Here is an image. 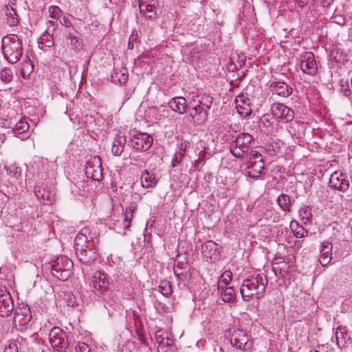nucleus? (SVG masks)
<instances>
[{
	"label": "nucleus",
	"mask_w": 352,
	"mask_h": 352,
	"mask_svg": "<svg viewBox=\"0 0 352 352\" xmlns=\"http://www.w3.org/2000/svg\"><path fill=\"white\" fill-rule=\"evenodd\" d=\"M14 308L13 300L9 292L0 289V316H9Z\"/></svg>",
	"instance_id": "f3484780"
},
{
	"label": "nucleus",
	"mask_w": 352,
	"mask_h": 352,
	"mask_svg": "<svg viewBox=\"0 0 352 352\" xmlns=\"http://www.w3.org/2000/svg\"><path fill=\"white\" fill-rule=\"evenodd\" d=\"M268 280L264 274H256L250 276L243 280L240 292L242 298L245 301L251 300L254 296L260 298L265 292Z\"/></svg>",
	"instance_id": "f257e3e1"
},
{
	"label": "nucleus",
	"mask_w": 352,
	"mask_h": 352,
	"mask_svg": "<svg viewBox=\"0 0 352 352\" xmlns=\"http://www.w3.org/2000/svg\"><path fill=\"white\" fill-rule=\"evenodd\" d=\"M60 9L56 6H51L49 7L48 9L50 16L52 19H56L58 16V14L60 12Z\"/></svg>",
	"instance_id": "79ce46f5"
},
{
	"label": "nucleus",
	"mask_w": 352,
	"mask_h": 352,
	"mask_svg": "<svg viewBox=\"0 0 352 352\" xmlns=\"http://www.w3.org/2000/svg\"><path fill=\"white\" fill-rule=\"evenodd\" d=\"M253 137L248 133L239 134L230 144V151L236 158H248L250 149V144Z\"/></svg>",
	"instance_id": "7ed1b4c3"
},
{
	"label": "nucleus",
	"mask_w": 352,
	"mask_h": 352,
	"mask_svg": "<svg viewBox=\"0 0 352 352\" xmlns=\"http://www.w3.org/2000/svg\"><path fill=\"white\" fill-rule=\"evenodd\" d=\"M140 182L143 188H153L156 186L157 180L153 174L150 173L147 170H144L141 175Z\"/></svg>",
	"instance_id": "5701e85b"
},
{
	"label": "nucleus",
	"mask_w": 352,
	"mask_h": 352,
	"mask_svg": "<svg viewBox=\"0 0 352 352\" xmlns=\"http://www.w3.org/2000/svg\"><path fill=\"white\" fill-rule=\"evenodd\" d=\"M64 300L69 307H75L78 305L76 298L71 292H67L64 294Z\"/></svg>",
	"instance_id": "e433bc0d"
},
{
	"label": "nucleus",
	"mask_w": 352,
	"mask_h": 352,
	"mask_svg": "<svg viewBox=\"0 0 352 352\" xmlns=\"http://www.w3.org/2000/svg\"><path fill=\"white\" fill-rule=\"evenodd\" d=\"M276 201L283 211L290 212L292 201L289 195L282 193L278 197Z\"/></svg>",
	"instance_id": "a878e982"
},
{
	"label": "nucleus",
	"mask_w": 352,
	"mask_h": 352,
	"mask_svg": "<svg viewBox=\"0 0 352 352\" xmlns=\"http://www.w3.org/2000/svg\"><path fill=\"white\" fill-rule=\"evenodd\" d=\"M219 292H221L223 301L226 302H233L234 301L235 293L233 287H226L225 288H221Z\"/></svg>",
	"instance_id": "bb28decb"
},
{
	"label": "nucleus",
	"mask_w": 352,
	"mask_h": 352,
	"mask_svg": "<svg viewBox=\"0 0 352 352\" xmlns=\"http://www.w3.org/2000/svg\"><path fill=\"white\" fill-rule=\"evenodd\" d=\"M155 338L157 346L158 352H171L173 348V341L168 334L162 330L156 331Z\"/></svg>",
	"instance_id": "dca6fc26"
},
{
	"label": "nucleus",
	"mask_w": 352,
	"mask_h": 352,
	"mask_svg": "<svg viewBox=\"0 0 352 352\" xmlns=\"http://www.w3.org/2000/svg\"><path fill=\"white\" fill-rule=\"evenodd\" d=\"M135 210V206L130 205L126 207L124 214L123 227L125 230H129L131 227V222L133 218V212Z\"/></svg>",
	"instance_id": "cd10ccee"
},
{
	"label": "nucleus",
	"mask_w": 352,
	"mask_h": 352,
	"mask_svg": "<svg viewBox=\"0 0 352 352\" xmlns=\"http://www.w3.org/2000/svg\"><path fill=\"white\" fill-rule=\"evenodd\" d=\"M90 239H94V237L91 235L89 229H82L80 232L77 234L75 238L74 248H80L82 246L81 243L88 242V241H89Z\"/></svg>",
	"instance_id": "393cba45"
},
{
	"label": "nucleus",
	"mask_w": 352,
	"mask_h": 352,
	"mask_svg": "<svg viewBox=\"0 0 352 352\" xmlns=\"http://www.w3.org/2000/svg\"><path fill=\"white\" fill-rule=\"evenodd\" d=\"M307 234H308V232L307 230H304L303 229H302L301 230L296 232V233L295 234V236L296 237L303 238V237L307 236Z\"/></svg>",
	"instance_id": "09e8293b"
},
{
	"label": "nucleus",
	"mask_w": 352,
	"mask_h": 352,
	"mask_svg": "<svg viewBox=\"0 0 352 352\" xmlns=\"http://www.w3.org/2000/svg\"><path fill=\"white\" fill-rule=\"evenodd\" d=\"M6 172L10 176L17 177L16 175L18 174V168L10 166V168H8L6 169ZM20 173H21V170H19V175H20Z\"/></svg>",
	"instance_id": "de8ad7c7"
},
{
	"label": "nucleus",
	"mask_w": 352,
	"mask_h": 352,
	"mask_svg": "<svg viewBox=\"0 0 352 352\" xmlns=\"http://www.w3.org/2000/svg\"><path fill=\"white\" fill-rule=\"evenodd\" d=\"M230 343L239 349L245 351L251 347L252 343L249 342V338L242 329L234 330L230 338Z\"/></svg>",
	"instance_id": "4468645a"
},
{
	"label": "nucleus",
	"mask_w": 352,
	"mask_h": 352,
	"mask_svg": "<svg viewBox=\"0 0 352 352\" xmlns=\"http://www.w3.org/2000/svg\"><path fill=\"white\" fill-rule=\"evenodd\" d=\"M158 291L164 296H168L173 293V288L169 281L162 280L158 286Z\"/></svg>",
	"instance_id": "2f4dec72"
},
{
	"label": "nucleus",
	"mask_w": 352,
	"mask_h": 352,
	"mask_svg": "<svg viewBox=\"0 0 352 352\" xmlns=\"http://www.w3.org/2000/svg\"><path fill=\"white\" fill-rule=\"evenodd\" d=\"M47 23L51 25H54L55 22L54 21H48Z\"/></svg>",
	"instance_id": "13d9d810"
},
{
	"label": "nucleus",
	"mask_w": 352,
	"mask_h": 352,
	"mask_svg": "<svg viewBox=\"0 0 352 352\" xmlns=\"http://www.w3.org/2000/svg\"><path fill=\"white\" fill-rule=\"evenodd\" d=\"M116 76L118 77V80L120 84H124L126 82L128 78L127 71L124 69L123 72L120 71V74L116 73Z\"/></svg>",
	"instance_id": "37998d69"
},
{
	"label": "nucleus",
	"mask_w": 352,
	"mask_h": 352,
	"mask_svg": "<svg viewBox=\"0 0 352 352\" xmlns=\"http://www.w3.org/2000/svg\"><path fill=\"white\" fill-rule=\"evenodd\" d=\"M248 168L251 170L250 176L257 178L264 170V162L261 154L256 151L251 150L246 159Z\"/></svg>",
	"instance_id": "39448f33"
},
{
	"label": "nucleus",
	"mask_w": 352,
	"mask_h": 352,
	"mask_svg": "<svg viewBox=\"0 0 352 352\" xmlns=\"http://www.w3.org/2000/svg\"><path fill=\"white\" fill-rule=\"evenodd\" d=\"M213 98L209 95L204 94L201 96L200 100H199V104L203 107H204L207 111H208L212 104Z\"/></svg>",
	"instance_id": "f704fd0d"
},
{
	"label": "nucleus",
	"mask_w": 352,
	"mask_h": 352,
	"mask_svg": "<svg viewBox=\"0 0 352 352\" xmlns=\"http://www.w3.org/2000/svg\"><path fill=\"white\" fill-rule=\"evenodd\" d=\"M98 243V239H96V241L94 239H90L88 242H85V243H81L82 249H96V245Z\"/></svg>",
	"instance_id": "a18cd8bd"
},
{
	"label": "nucleus",
	"mask_w": 352,
	"mask_h": 352,
	"mask_svg": "<svg viewBox=\"0 0 352 352\" xmlns=\"http://www.w3.org/2000/svg\"><path fill=\"white\" fill-rule=\"evenodd\" d=\"M335 336L337 344L338 346H344L346 343V337L347 336L346 327H338L335 333Z\"/></svg>",
	"instance_id": "c756f323"
},
{
	"label": "nucleus",
	"mask_w": 352,
	"mask_h": 352,
	"mask_svg": "<svg viewBox=\"0 0 352 352\" xmlns=\"http://www.w3.org/2000/svg\"><path fill=\"white\" fill-rule=\"evenodd\" d=\"M139 8L140 12L144 14L146 17L151 19L155 17L157 14V6H150L146 3L144 5V3H139Z\"/></svg>",
	"instance_id": "c85d7f7f"
},
{
	"label": "nucleus",
	"mask_w": 352,
	"mask_h": 352,
	"mask_svg": "<svg viewBox=\"0 0 352 352\" xmlns=\"http://www.w3.org/2000/svg\"><path fill=\"white\" fill-rule=\"evenodd\" d=\"M72 48L76 51H79L82 47V43L80 39H78L76 36L75 38H72V41L70 42Z\"/></svg>",
	"instance_id": "c03bdc74"
},
{
	"label": "nucleus",
	"mask_w": 352,
	"mask_h": 352,
	"mask_svg": "<svg viewBox=\"0 0 352 352\" xmlns=\"http://www.w3.org/2000/svg\"><path fill=\"white\" fill-rule=\"evenodd\" d=\"M4 352H19L16 342L14 340H10L6 344Z\"/></svg>",
	"instance_id": "58836bf2"
},
{
	"label": "nucleus",
	"mask_w": 352,
	"mask_h": 352,
	"mask_svg": "<svg viewBox=\"0 0 352 352\" xmlns=\"http://www.w3.org/2000/svg\"><path fill=\"white\" fill-rule=\"evenodd\" d=\"M0 78L4 82L11 81L12 78V70L8 68H3L0 72Z\"/></svg>",
	"instance_id": "c9c22d12"
},
{
	"label": "nucleus",
	"mask_w": 352,
	"mask_h": 352,
	"mask_svg": "<svg viewBox=\"0 0 352 352\" xmlns=\"http://www.w3.org/2000/svg\"><path fill=\"white\" fill-rule=\"evenodd\" d=\"M64 21H65V25L67 26L68 25L67 23L68 22L67 20L66 19H64Z\"/></svg>",
	"instance_id": "bf43d9fd"
},
{
	"label": "nucleus",
	"mask_w": 352,
	"mask_h": 352,
	"mask_svg": "<svg viewBox=\"0 0 352 352\" xmlns=\"http://www.w3.org/2000/svg\"><path fill=\"white\" fill-rule=\"evenodd\" d=\"M49 340L53 349L57 351H65L69 345L66 333L59 327L50 330Z\"/></svg>",
	"instance_id": "423d86ee"
},
{
	"label": "nucleus",
	"mask_w": 352,
	"mask_h": 352,
	"mask_svg": "<svg viewBox=\"0 0 352 352\" xmlns=\"http://www.w3.org/2000/svg\"><path fill=\"white\" fill-rule=\"evenodd\" d=\"M126 144L125 137L117 135L113 142L111 152L116 156H120L124 151Z\"/></svg>",
	"instance_id": "b1692460"
},
{
	"label": "nucleus",
	"mask_w": 352,
	"mask_h": 352,
	"mask_svg": "<svg viewBox=\"0 0 352 352\" xmlns=\"http://www.w3.org/2000/svg\"><path fill=\"white\" fill-rule=\"evenodd\" d=\"M270 111L273 117L278 122L287 123L294 118V111L282 103H273Z\"/></svg>",
	"instance_id": "0eeeda50"
},
{
	"label": "nucleus",
	"mask_w": 352,
	"mask_h": 352,
	"mask_svg": "<svg viewBox=\"0 0 352 352\" xmlns=\"http://www.w3.org/2000/svg\"><path fill=\"white\" fill-rule=\"evenodd\" d=\"M92 283L94 292L98 297L111 290L107 275L104 272H96L92 277Z\"/></svg>",
	"instance_id": "9b49d317"
},
{
	"label": "nucleus",
	"mask_w": 352,
	"mask_h": 352,
	"mask_svg": "<svg viewBox=\"0 0 352 352\" xmlns=\"http://www.w3.org/2000/svg\"><path fill=\"white\" fill-rule=\"evenodd\" d=\"M29 124L25 119H21L19 122H18L14 127L13 128L14 132L15 133L21 134L25 131H26L29 129Z\"/></svg>",
	"instance_id": "72a5a7b5"
},
{
	"label": "nucleus",
	"mask_w": 352,
	"mask_h": 352,
	"mask_svg": "<svg viewBox=\"0 0 352 352\" xmlns=\"http://www.w3.org/2000/svg\"><path fill=\"white\" fill-rule=\"evenodd\" d=\"M16 10L12 8H8L7 7V11H6V16H7V23L9 25V26L12 27L16 25L19 21L16 17Z\"/></svg>",
	"instance_id": "473e14b6"
},
{
	"label": "nucleus",
	"mask_w": 352,
	"mask_h": 352,
	"mask_svg": "<svg viewBox=\"0 0 352 352\" xmlns=\"http://www.w3.org/2000/svg\"><path fill=\"white\" fill-rule=\"evenodd\" d=\"M35 195L37 198L46 204H51L52 201V194L49 191H46L44 188L38 186L35 189Z\"/></svg>",
	"instance_id": "7c9ffc66"
},
{
	"label": "nucleus",
	"mask_w": 352,
	"mask_h": 352,
	"mask_svg": "<svg viewBox=\"0 0 352 352\" xmlns=\"http://www.w3.org/2000/svg\"><path fill=\"white\" fill-rule=\"evenodd\" d=\"M331 251L332 245L330 242L325 241L322 244L320 255L319 257V262L321 265L326 266L331 262L332 259Z\"/></svg>",
	"instance_id": "4be33fe9"
},
{
	"label": "nucleus",
	"mask_w": 352,
	"mask_h": 352,
	"mask_svg": "<svg viewBox=\"0 0 352 352\" xmlns=\"http://www.w3.org/2000/svg\"><path fill=\"white\" fill-rule=\"evenodd\" d=\"M310 352H319V351L316 349H312L310 351Z\"/></svg>",
	"instance_id": "052dcab7"
},
{
	"label": "nucleus",
	"mask_w": 352,
	"mask_h": 352,
	"mask_svg": "<svg viewBox=\"0 0 352 352\" xmlns=\"http://www.w3.org/2000/svg\"><path fill=\"white\" fill-rule=\"evenodd\" d=\"M72 38H75V36L72 35V34L71 33H68L67 35H66V39L68 41L69 40L70 42L72 41Z\"/></svg>",
	"instance_id": "6e6d98bb"
},
{
	"label": "nucleus",
	"mask_w": 352,
	"mask_h": 352,
	"mask_svg": "<svg viewBox=\"0 0 352 352\" xmlns=\"http://www.w3.org/2000/svg\"><path fill=\"white\" fill-rule=\"evenodd\" d=\"M271 91L279 96L287 98L293 93V88L283 81H274L270 84Z\"/></svg>",
	"instance_id": "a211bd4d"
},
{
	"label": "nucleus",
	"mask_w": 352,
	"mask_h": 352,
	"mask_svg": "<svg viewBox=\"0 0 352 352\" xmlns=\"http://www.w3.org/2000/svg\"><path fill=\"white\" fill-rule=\"evenodd\" d=\"M329 185L333 189L344 192L349 189L350 184L346 174L335 171L330 177Z\"/></svg>",
	"instance_id": "9d476101"
},
{
	"label": "nucleus",
	"mask_w": 352,
	"mask_h": 352,
	"mask_svg": "<svg viewBox=\"0 0 352 352\" xmlns=\"http://www.w3.org/2000/svg\"><path fill=\"white\" fill-rule=\"evenodd\" d=\"M298 3L300 7L303 8L307 4V0H298Z\"/></svg>",
	"instance_id": "5fc2aeb1"
},
{
	"label": "nucleus",
	"mask_w": 352,
	"mask_h": 352,
	"mask_svg": "<svg viewBox=\"0 0 352 352\" xmlns=\"http://www.w3.org/2000/svg\"><path fill=\"white\" fill-rule=\"evenodd\" d=\"M238 98H239L242 102L241 106H247L250 105V102L248 98H244L243 96H238Z\"/></svg>",
	"instance_id": "8fccbe9b"
},
{
	"label": "nucleus",
	"mask_w": 352,
	"mask_h": 352,
	"mask_svg": "<svg viewBox=\"0 0 352 352\" xmlns=\"http://www.w3.org/2000/svg\"><path fill=\"white\" fill-rule=\"evenodd\" d=\"M222 247L213 241H207L201 245V252L206 258L211 261H218L221 256Z\"/></svg>",
	"instance_id": "2eb2a0df"
},
{
	"label": "nucleus",
	"mask_w": 352,
	"mask_h": 352,
	"mask_svg": "<svg viewBox=\"0 0 352 352\" xmlns=\"http://www.w3.org/2000/svg\"><path fill=\"white\" fill-rule=\"evenodd\" d=\"M192 110L194 111V113H190V116L192 119L195 120L197 124H204L207 120L208 117V111H207L204 107L198 104L193 107Z\"/></svg>",
	"instance_id": "412c9836"
},
{
	"label": "nucleus",
	"mask_w": 352,
	"mask_h": 352,
	"mask_svg": "<svg viewBox=\"0 0 352 352\" xmlns=\"http://www.w3.org/2000/svg\"><path fill=\"white\" fill-rule=\"evenodd\" d=\"M224 275H226L228 276V279L226 278H223L221 280L220 283L218 284V290L220 291L221 288H225L229 283V282L231 280L232 277V273L231 272H225Z\"/></svg>",
	"instance_id": "a19ab883"
},
{
	"label": "nucleus",
	"mask_w": 352,
	"mask_h": 352,
	"mask_svg": "<svg viewBox=\"0 0 352 352\" xmlns=\"http://www.w3.org/2000/svg\"><path fill=\"white\" fill-rule=\"evenodd\" d=\"M341 91L343 93V94L345 96H349L351 94V89H349V87H342L341 89Z\"/></svg>",
	"instance_id": "3c124183"
},
{
	"label": "nucleus",
	"mask_w": 352,
	"mask_h": 352,
	"mask_svg": "<svg viewBox=\"0 0 352 352\" xmlns=\"http://www.w3.org/2000/svg\"><path fill=\"white\" fill-rule=\"evenodd\" d=\"M180 161H181V160L179 159L177 154H175L174 155V157L172 160V162H171L172 166H173V167L176 166V165L177 164L180 163Z\"/></svg>",
	"instance_id": "603ef678"
},
{
	"label": "nucleus",
	"mask_w": 352,
	"mask_h": 352,
	"mask_svg": "<svg viewBox=\"0 0 352 352\" xmlns=\"http://www.w3.org/2000/svg\"><path fill=\"white\" fill-rule=\"evenodd\" d=\"M333 3V0H322L321 3L323 7L329 8Z\"/></svg>",
	"instance_id": "864d4df0"
},
{
	"label": "nucleus",
	"mask_w": 352,
	"mask_h": 352,
	"mask_svg": "<svg viewBox=\"0 0 352 352\" xmlns=\"http://www.w3.org/2000/svg\"><path fill=\"white\" fill-rule=\"evenodd\" d=\"M236 109L239 113L241 114V116H243L245 118L249 116L252 113V110L250 107V105L247 107L241 106L240 104H238L236 106Z\"/></svg>",
	"instance_id": "4c0bfd02"
},
{
	"label": "nucleus",
	"mask_w": 352,
	"mask_h": 352,
	"mask_svg": "<svg viewBox=\"0 0 352 352\" xmlns=\"http://www.w3.org/2000/svg\"><path fill=\"white\" fill-rule=\"evenodd\" d=\"M85 173L87 178H91L94 181L99 182L102 179V167L99 157L95 156L92 161L87 163Z\"/></svg>",
	"instance_id": "6e6552de"
},
{
	"label": "nucleus",
	"mask_w": 352,
	"mask_h": 352,
	"mask_svg": "<svg viewBox=\"0 0 352 352\" xmlns=\"http://www.w3.org/2000/svg\"><path fill=\"white\" fill-rule=\"evenodd\" d=\"M76 254L80 262L87 264L96 259V249H82V247L75 248Z\"/></svg>",
	"instance_id": "6ab92c4d"
},
{
	"label": "nucleus",
	"mask_w": 352,
	"mask_h": 352,
	"mask_svg": "<svg viewBox=\"0 0 352 352\" xmlns=\"http://www.w3.org/2000/svg\"><path fill=\"white\" fill-rule=\"evenodd\" d=\"M53 44H54V42L52 41L48 40V41H46V45H45L47 47H52L53 45Z\"/></svg>",
	"instance_id": "4d7b16f0"
},
{
	"label": "nucleus",
	"mask_w": 352,
	"mask_h": 352,
	"mask_svg": "<svg viewBox=\"0 0 352 352\" xmlns=\"http://www.w3.org/2000/svg\"><path fill=\"white\" fill-rule=\"evenodd\" d=\"M2 49L5 58L11 64L18 62L23 54L22 41L16 34L3 38Z\"/></svg>",
	"instance_id": "f03ea898"
},
{
	"label": "nucleus",
	"mask_w": 352,
	"mask_h": 352,
	"mask_svg": "<svg viewBox=\"0 0 352 352\" xmlns=\"http://www.w3.org/2000/svg\"><path fill=\"white\" fill-rule=\"evenodd\" d=\"M205 155V152L204 151H201L200 153H199V158L195 160V163H194V166L196 169H198L199 167L200 166H202L203 164H201L202 161L204 160H203V157H204Z\"/></svg>",
	"instance_id": "49530a36"
},
{
	"label": "nucleus",
	"mask_w": 352,
	"mask_h": 352,
	"mask_svg": "<svg viewBox=\"0 0 352 352\" xmlns=\"http://www.w3.org/2000/svg\"><path fill=\"white\" fill-rule=\"evenodd\" d=\"M168 104L171 110L179 114H184L186 111L188 107L186 100L182 96L171 98Z\"/></svg>",
	"instance_id": "aec40b11"
},
{
	"label": "nucleus",
	"mask_w": 352,
	"mask_h": 352,
	"mask_svg": "<svg viewBox=\"0 0 352 352\" xmlns=\"http://www.w3.org/2000/svg\"><path fill=\"white\" fill-rule=\"evenodd\" d=\"M300 69L305 74L315 76L318 72V67L312 52H305L300 60Z\"/></svg>",
	"instance_id": "ddd939ff"
},
{
	"label": "nucleus",
	"mask_w": 352,
	"mask_h": 352,
	"mask_svg": "<svg viewBox=\"0 0 352 352\" xmlns=\"http://www.w3.org/2000/svg\"><path fill=\"white\" fill-rule=\"evenodd\" d=\"M153 137L147 133H138L129 141L131 146L137 151H146L153 144Z\"/></svg>",
	"instance_id": "1a4fd4ad"
},
{
	"label": "nucleus",
	"mask_w": 352,
	"mask_h": 352,
	"mask_svg": "<svg viewBox=\"0 0 352 352\" xmlns=\"http://www.w3.org/2000/svg\"><path fill=\"white\" fill-rule=\"evenodd\" d=\"M98 298L101 299L104 307L108 310L109 316L120 307V298L118 294L111 289L100 295Z\"/></svg>",
	"instance_id": "f8f14e48"
},
{
	"label": "nucleus",
	"mask_w": 352,
	"mask_h": 352,
	"mask_svg": "<svg viewBox=\"0 0 352 352\" xmlns=\"http://www.w3.org/2000/svg\"><path fill=\"white\" fill-rule=\"evenodd\" d=\"M74 266L72 260L65 256H60L50 263L52 274L62 281L67 280L71 276Z\"/></svg>",
	"instance_id": "20e7f679"
},
{
	"label": "nucleus",
	"mask_w": 352,
	"mask_h": 352,
	"mask_svg": "<svg viewBox=\"0 0 352 352\" xmlns=\"http://www.w3.org/2000/svg\"><path fill=\"white\" fill-rule=\"evenodd\" d=\"M138 34L137 30H133L131 34L129 36V42H128V48L129 50H133L134 47L135 43L138 41Z\"/></svg>",
	"instance_id": "ea45409f"
}]
</instances>
